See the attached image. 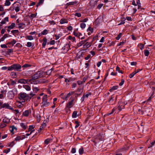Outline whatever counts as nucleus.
Masks as SVG:
<instances>
[{
  "mask_svg": "<svg viewBox=\"0 0 155 155\" xmlns=\"http://www.w3.org/2000/svg\"><path fill=\"white\" fill-rule=\"evenodd\" d=\"M17 90L16 88H13L12 90L9 91L7 93V97L9 99H13L15 95L17 94Z\"/></svg>",
  "mask_w": 155,
  "mask_h": 155,
  "instance_id": "obj_1",
  "label": "nucleus"
},
{
  "mask_svg": "<svg viewBox=\"0 0 155 155\" xmlns=\"http://www.w3.org/2000/svg\"><path fill=\"white\" fill-rule=\"evenodd\" d=\"M21 68V66L19 64H14L8 67V71H19Z\"/></svg>",
  "mask_w": 155,
  "mask_h": 155,
  "instance_id": "obj_2",
  "label": "nucleus"
},
{
  "mask_svg": "<svg viewBox=\"0 0 155 155\" xmlns=\"http://www.w3.org/2000/svg\"><path fill=\"white\" fill-rule=\"evenodd\" d=\"M43 71H38L32 76L31 79H32V81L40 78L43 76Z\"/></svg>",
  "mask_w": 155,
  "mask_h": 155,
  "instance_id": "obj_3",
  "label": "nucleus"
},
{
  "mask_svg": "<svg viewBox=\"0 0 155 155\" xmlns=\"http://www.w3.org/2000/svg\"><path fill=\"white\" fill-rule=\"evenodd\" d=\"M28 97V96L26 94L23 93H20L19 94L18 98L22 102H24Z\"/></svg>",
  "mask_w": 155,
  "mask_h": 155,
  "instance_id": "obj_4",
  "label": "nucleus"
},
{
  "mask_svg": "<svg viewBox=\"0 0 155 155\" xmlns=\"http://www.w3.org/2000/svg\"><path fill=\"white\" fill-rule=\"evenodd\" d=\"M31 81L32 79H31L27 80L24 79H20L18 81V82L19 83L25 84H28V82H30Z\"/></svg>",
  "mask_w": 155,
  "mask_h": 155,
  "instance_id": "obj_5",
  "label": "nucleus"
},
{
  "mask_svg": "<svg viewBox=\"0 0 155 155\" xmlns=\"http://www.w3.org/2000/svg\"><path fill=\"white\" fill-rule=\"evenodd\" d=\"M69 45L68 44H66L64 47L62 48L61 49L62 53H66L69 50Z\"/></svg>",
  "mask_w": 155,
  "mask_h": 155,
  "instance_id": "obj_6",
  "label": "nucleus"
},
{
  "mask_svg": "<svg viewBox=\"0 0 155 155\" xmlns=\"http://www.w3.org/2000/svg\"><path fill=\"white\" fill-rule=\"evenodd\" d=\"M15 7V10L16 12H19L20 9L21 4L18 2L15 3L13 4Z\"/></svg>",
  "mask_w": 155,
  "mask_h": 155,
  "instance_id": "obj_7",
  "label": "nucleus"
},
{
  "mask_svg": "<svg viewBox=\"0 0 155 155\" xmlns=\"http://www.w3.org/2000/svg\"><path fill=\"white\" fill-rule=\"evenodd\" d=\"M2 107V108L11 110L12 111H13L14 110L13 108L10 106L8 103H5L3 104Z\"/></svg>",
  "mask_w": 155,
  "mask_h": 155,
  "instance_id": "obj_8",
  "label": "nucleus"
},
{
  "mask_svg": "<svg viewBox=\"0 0 155 155\" xmlns=\"http://www.w3.org/2000/svg\"><path fill=\"white\" fill-rule=\"evenodd\" d=\"M42 106L46 107L49 106L51 103L50 102L48 101L47 100H46L42 101Z\"/></svg>",
  "mask_w": 155,
  "mask_h": 155,
  "instance_id": "obj_9",
  "label": "nucleus"
},
{
  "mask_svg": "<svg viewBox=\"0 0 155 155\" xmlns=\"http://www.w3.org/2000/svg\"><path fill=\"white\" fill-rule=\"evenodd\" d=\"M74 93V91H71L69 92L68 94L65 95L63 99H65L67 100V99L68 97H70L71 95L73 94Z\"/></svg>",
  "mask_w": 155,
  "mask_h": 155,
  "instance_id": "obj_10",
  "label": "nucleus"
},
{
  "mask_svg": "<svg viewBox=\"0 0 155 155\" xmlns=\"http://www.w3.org/2000/svg\"><path fill=\"white\" fill-rule=\"evenodd\" d=\"M31 110H27L22 113V115L24 116L28 117L31 113Z\"/></svg>",
  "mask_w": 155,
  "mask_h": 155,
  "instance_id": "obj_11",
  "label": "nucleus"
},
{
  "mask_svg": "<svg viewBox=\"0 0 155 155\" xmlns=\"http://www.w3.org/2000/svg\"><path fill=\"white\" fill-rule=\"evenodd\" d=\"M25 138V136L22 135L21 136H18L15 138V140L16 141H19L20 140H22Z\"/></svg>",
  "mask_w": 155,
  "mask_h": 155,
  "instance_id": "obj_12",
  "label": "nucleus"
},
{
  "mask_svg": "<svg viewBox=\"0 0 155 155\" xmlns=\"http://www.w3.org/2000/svg\"><path fill=\"white\" fill-rule=\"evenodd\" d=\"M87 41V39L82 40L77 44V46L78 47H80L84 45Z\"/></svg>",
  "mask_w": 155,
  "mask_h": 155,
  "instance_id": "obj_13",
  "label": "nucleus"
},
{
  "mask_svg": "<svg viewBox=\"0 0 155 155\" xmlns=\"http://www.w3.org/2000/svg\"><path fill=\"white\" fill-rule=\"evenodd\" d=\"M74 101V100L73 99L71 101H70L67 104L66 107L68 108H70L72 107L73 106V103Z\"/></svg>",
  "mask_w": 155,
  "mask_h": 155,
  "instance_id": "obj_14",
  "label": "nucleus"
},
{
  "mask_svg": "<svg viewBox=\"0 0 155 155\" xmlns=\"http://www.w3.org/2000/svg\"><path fill=\"white\" fill-rule=\"evenodd\" d=\"M2 122L7 125V124L10 122V120L7 117H5L3 119Z\"/></svg>",
  "mask_w": 155,
  "mask_h": 155,
  "instance_id": "obj_15",
  "label": "nucleus"
},
{
  "mask_svg": "<svg viewBox=\"0 0 155 155\" xmlns=\"http://www.w3.org/2000/svg\"><path fill=\"white\" fill-rule=\"evenodd\" d=\"M73 34L74 36L78 37L79 38H80V36L82 35L81 33L78 32H77L75 30L73 32Z\"/></svg>",
  "mask_w": 155,
  "mask_h": 155,
  "instance_id": "obj_16",
  "label": "nucleus"
},
{
  "mask_svg": "<svg viewBox=\"0 0 155 155\" xmlns=\"http://www.w3.org/2000/svg\"><path fill=\"white\" fill-rule=\"evenodd\" d=\"M15 26V24L14 23H13L11 24V25L8 26H6L5 27V29L6 28H8L10 29H12L14 28Z\"/></svg>",
  "mask_w": 155,
  "mask_h": 155,
  "instance_id": "obj_17",
  "label": "nucleus"
},
{
  "mask_svg": "<svg viewBox=\"0 0 155 155\" xmlns=\"http://www.w3.org/2000/svg\"><path fill=\"white\" fill-rule=\"evenodd\" d=\"M60 23L61 24L67 23L68 22V21L67 19L62 18L60 20Z\"/></svg>",
  "mask_w": 155,
  "mask_h": 155,
  "instance_id": "obj_18",
  "label": "nucleus"
},
{
  "mask_svg": "<svg viewBox=\"0 0 155 155\" xmlns=\"http://www.w3.org/2000/svg\"><path fill=\"white\" fill-rule=\"evenodd\" d=\"M78 3V2L77 1L70 2L67 3L66 5L67 6L70 5H74Z\"/></svg>",
  "mask_w": 155,
  "mask_h": 155,
  "instance_id": "obj_19",
  "label": "nucleus"
},
{
  "mask_svg": "<svg viewBox=\"0 0 155 155\" xmlns=\"http://www.w3.org/2000/svg\"><path fill=\"white\" fill-rule=\"evenodd\" d=\"M23 87L27 91H30L31 90L30 87L27 85H23Z\"/></svg>",
  "mask_w": 155,
  "mask_h": 155,
  "instance_id": "obj_20",
  "label": "nucleus"
},
{
  "mask_svg": "<svg viewBox=\"0 0 155 155\" xmlns=\"http://www.w3.org/2000/svg\"><path fill=\"white\" fill-rule=\"evenodd\" d=\"M8 21V17L5 18L1 22V23L2 24H4L6 23V21Z\"/></svg>",
  "mask_w": 155,
  "mask_h": 155,
  "instance_id": "obj_21",
  "label": "nucleus"
},
{
  "mask_svg": "<svg viewBox=\"0 0 155 155\" xmlns=\"http://www.w3.org/2000/svg\"><path fill=\"white\" fill-rule=\"evenodd\" d=\"M118 86H114L112 87V88L109 91L110 92L113 91H114L116 90L118 88Z\"/></svg>",
  "mask_w": 155,
  "mask_h": 155,
  "instance_id": "obj_22",
  "label": "nucleus"
},
{
  "mask_svg": "<svg viewBox=\"0 0 155 155\" xmlns=\"http://www.w3.org/2000/svg\"><path fill=\"white\" fill-rule=\"evenodd\" d=\"M39 2H38L37 4L36 5V6L37 7H38L39 6L42 5L44 1V0H39Z\"/></svg>",
  "mask_w": 155,
  "mask_h": 155,
  "instance_id": "obj_23",
  "label": "nucleus"
},
{
  "mask_svg": "<svg viewBox=\"0 0 155 155\" xmlns=\"http://www.w3.org/2000/svg\"><path fill=\"white\" fill-rule=\"evenodd\" d=\"M114 95L111 96L109 100V102L110 103H113L114 100Z\"/></svg>",
  "mask_w": 155,
  "mask_h": 155,
  "instance_id": "obj_24",
  "label": "nucleus"
},
{
  "mask_svg": "<svg viewBox=\"0 0 155 155\" xmlns=\"http://www.w3.org/2000/svg\"><path fill=\"white\" fill-rule=\"evenodd\" d=\"M11 75L12 78H15L17 77L16 73L14 72H12L11 74Z\"/></svg>",
  "mask_w": 155,
  "mask_h": 155,
  "instance_id": "obj_25",
  "label": "nucleus"
},
{
  "mask_svg": "<svg viewBox=\"0 0 155 155\" xmlns=\"http://www.w3.org/2000/svg\"><path fill=\"white\" fill-rule=\"evenodd\" d=\"M25 24H23V23H21L19 24V27L18 28H22V29H24L25 28Z\"/></svg>",
  "mask_w": 155,
  "mask_h": 155,
  "instance_id": "obj_26",
  "label": "nucleus"
},
{
  "mask_svg": "<svg viewBox=\"0 0 155 155\" xmlns=\"http://www.w3.org/2000/svg\"><path fill=\"white\" fill-rule=\"evenodd\" d=\"M124 105L123 104H120L119 106L118 107V108L119 111L121 110L122 109L124 108Z\"/></svg>",
  "mask_w": 155,
  "mask_h": 155,
  "instance_id": "obj_27",
  "label": "nucleus"
},
{
  "mask_svg": "<svg viewBox=\"0 0 155 155\" xmlns=\"http://www.w3.org/2000/svg\"><path fill=\"white\" fill-rule=\"evenodd\" d=\"M51 140V138H48L45 140L44 141L45 143L47 145L50 142Z\"/></svg>",
  "mask_w": 155,
  "mask_h": 155,
  "instance_id": "obj_28",
  "label": "nucleus"
},
{
  "mask_svg": "<svg viewBox=\"0 0 155 155\" xmlns=\"http://www.w3.org/2000/svg\"><path fill=\"white\" fill-rule=\"evenodd\" d=\"M77 112L76 111H74L72 114V117L73 118H75L77 117Z\"/></svg>",
  "mask_w": 155,
  "mask_h": 155,
  "instance_id": "obj_29",
  "label": "nucleus"
},
{
  "mask_svg": "<svg viewBox=\"0 0 155 155\" xmlns=\"http://www.w3.org/2000/svg\"><path fill=\"white\" fill-rule=\"evenodd\" d=\"M8 37V35L7 34H5L2 37L0 40L1 42L3 41L5 39Z\"/></svg>",
  "mask_w": 155,
  "mask_h": 155,
  "instance_id": "obj_30",
  "label": "nucleus"
},
{
  "mask_svg": "<svg viewBox=\"0 0 155 155\" xmlns=\"http://www.w3.org/2000/svg\"><path fill=\"white\" fill-rule=\"evenodd\" d=\"M20 126L24 129H26L27 126L25 125L24 123H21L20 124Z\"/></svg>",
  "mask_w": 155,
  "mask_h": 155,
  "instance_id": "obj_31",
  "label": "nucleus"
},
{
  "mask_svg": "<svg viewBox=\"0 0 155 155\" xmlns=\"http://www.w3.org/2000/svg\"><path fill=\"white\" fill-rule=\"evenodd\" d=\"M68 39L69 40H71L73 42L75 41V38L74 37H72L71 36H69L68 37Z\"/></svg>",
  "mask_w": 155,
  "mask_h": 155,
  "instance_id": "obj_32",
  "label": "nucleus"
},
{
  "mask_svg": "<svg viewBox=\"0 0 155 155\" xmlns=\"http://www.w3.org/2000/svg\"><path fill=\"white\" fill-rule=\"evenodd\" d=\"M84 152V148L81 147L80 148L79 150V153L80 154H82Z\"/></svg>",
  "mask_w": 155,
  "mask_h": 155,
  "instance_id": "obj_33",
  "label": "nucleus"
},
{
  "mask_svg": "<svg viewBox=\"0 0 155 155\" xmlns=\"http://www.w3.org/2000/svg\"><path fill=\"white\" fill-rule=\"evenodd\" d=\"M85 45L87 46V48H88L89 47H90L91 45V43L88 42H87V41L85 43Z\"/></svg>",
  "mask_w": 155,
  "mask_h": 155,
  "instance_id": "obj_34",
  "label": "nucleus"
},
{
  "mask_svg": "<svg viewBox=\"0 0 155 155\" xmlns=\"http://www.w3.org/2000/svg\"><path fill=\"white\" fill-rule=\"evenodd\" d=\"M26 38L30 40H32L34 39L32 36L31 35H28L26 36Z\"/></svg>",
  "mask_w": 155,
  "mask_h": 155,
  "instance_id": "obj_35",
  "label": "nucleus"
},
{
  "mask_svg": "<svg viewBox=\"0 0 155 155\" xmlns=\"http://www.w3.org/2000/svg\"><path fill=\"white\" fill-rule=\"evenodd\" d=\"M16 42V41L15 40L13 39L11 42H8V44H10V45H13L14 44H15Z\"/></svg>",
  "mask_w": 155,
  "mask_h": 155,
  "instance_id": "obj_36",
  "label": "nucleus"
},
{
  "mask_svg": "<svg viewBox=\"0 0 155 155\" xmlns=\"http://www.w3.org/2000/svg\"><path fill=\"white\" fill-rule=\"evenodd\" d=\"M3 91L0 89V99H2L3 97Z\"/></svg>",
  "mask_w": 155,
  "mask_h": 155,
  "instance_id": "obj_37",
  "label": "nucleus"
},
{
  "mask_svg": "<svg viewBox=\"0 0 155 155\" xmlns=\"http://www.w3.org/2000/svg\"><path fill=\"white\" fill-rule=\"evenodd\" d=\"M37 13H36V14H31V15L30 17V18H31V19H32L33 18H35L37 15Z\"/></svg>",
  "mask_w": 155,
  "mask_h": 155,
  "instance_id": "obj_38",
  "label": "nucleus"
},
{
  "mask_svg": "<svg viewBox=\"0 0 155 155\" xmlns=\"http://www.w3.org/2000/svg\"><path fill=\"white\" fill-rule=\"evenodd\" d=\"M34 128V127L32 125H30L29 126L28 130V131H26V132H28L30 131L33 130Z\"/></svg>",
  "mask_w": 155,
  "mask_h": 155,
  "instance_id": "obj_39",
  "label": "nucleus"
},
{
  "mask_svg": "<svg viewBox=\"0 0 155 155\" xmlns=\"http://www.w3.org/2000/svg\"><path fill=\"white\" fill-rule=\"evenodd\" d=\"M144 55L146 56H148L149 54V52L147 50H145L144 51Z\"/></svg>",
  "mask_w": 155,
  "mask_h": 155,
  "instance_id": "obj_40",
  "label": "nucleus"
},
{
  "mask_svg": "<svg viewBox=\"0 0 155 155\" xmlns=\"http://www.w3.org/2000/svg\"><path fill=\"white\" fill-rule=\"evenodd\" d=\"M136 74H137V72H135L134 71L129 75V77L130 78H132Z\"/></svg>",
  "mask_w": 155,
  "mask_h": 155,
  "instance_id": "obj_41",
  "label": "nucleus"
},
{
  "mask_svg": "<svg viewBox=\"0 0 155 155\" xmlns=\"http://www.w3.org/2000/svg\"><path fill=\"white\" fill-rule=\"evenodd\" d=\"M48 31L46 29H45L41 32V35H45L48 33Z\"/></svg>",
  "mask_w": 155,
  "mask_h": 155,
  "instance_id": "obj_42",
  "label": "nucleus"
},
{
  "mask_svg": "<svg viewBox=\"0 0 155 155\" xmlns=\"http://www.w3.org/2000/svg\"><path fill=\"white\" fill-rule=\"evenodd\" d=\"M80 27L82 29H84L86 27V24L84 23H81L80 24Z\"/></svg>",
  "mask_w": 155,
  "mask_h": 155,
  "instance_id": "obj_43",
  "label": "nucleus"
},
{
  "mask_svg": "<svg viewBox=\"0 0 155 155\" xmlns=\"http://www.w3.org/2000/svg\"><path fill=\"white\" fill-rule=\"evenodd\" d=\"M6 126V125L5 124H4L2 122L0 125V128H3L4 127H5Z\"/></svg>",
  "mask_w": 155,
  "mask_h": 155,
  "instance_id": "obj_44",
  "label": "nucleus"
},
{
  "mask_svg": "<svg viewBox=\"0 0 155 155\" xmlns=\"http://www.w3.org/2000/svg\"><path fill=\"white\" fill-rule=\"evenodd\" d=\"M10 0H6L5 2V5L6 6H9L11 4V3L9 1Z\"/></svg>",
  "mask_w": 155,
  "mask_h": 155,
  "instance_id": "obj_45",
  "label": "nucleus"
},
{
  "mask_svg": "<svg viewBox=\"0 0 155 155\" xmlns=\"http://www.w3.org/2000/svg\"><path fill=\"white\" fill-rule=\"evenodd\" d=\"M87 31H90L91 33H92L93 32V28L91 27H89L88 29H87Z\"/></svg>",
  "mask_w": 155,
  "mask_h": 155,
  "instance_id": "obj_46",
  "label": "nucleus"
},
{
  "mask_svg": "<svg viewBox=\"0 0 155 155\" xmlns=\"http://www.w3.org/2000/svg\"><path fill=\"white\" fill-rule=\"evenodd\" d=\"M122 34V33H120L117 35V36L116 38V39L117 40H119L121 37Z\"/></svg>",
  "mask_w": 155,
  "mask_h": 155,
  "instance_id": "obj_47",
  "label": "nucleus"
},
{
  "mask_svg": "<svg viewBox=\"0 0 155 155\" xmlns=\"http://www.w3.org/2000/svg\"><path fill=\"white\" fill-rule=\"evenodd\" d=\"M91 94L90 93H89L87 94H84L83 95L84 97L85 98H87L88 97V96L90 95H91Z\"/></svg>",
  "mask_w": 155,
  "mask_h": 155,
  "instance_id": "obj_48",
  "label": "nucleus"
},
{
  "mask_svg": "<svg viewBox=\"0 0 155 155\" xmlns=\"http://www.w3.org/2000/svg\"><path fill=\"white\" fill-rule=\"evenodd\" d=\"M16 84V82L14 81H11L10 82V84L11 85L14 86Z\"/></svg>",
  "mask_w": 155,
  "mask_h": 155,
  "instance_id": "obj_49",
  "label": "nucleus"
},
{
  "mask_svg": "<svg viewBox=\"0 0 155 155\" xmlns=\"http://www.w3.org/2000/svg\"><path fill=\"white\" fill-rule=\"evenodd\" d=\"M15 144V143L14 141H12L9 144H8V146L10 147H12Z\"/></svg>",
  "mask_w": 155,
  "mask_h": 155,
  "instance_id": "obj_50",
  "label": "nucleus"
},
{
  "mask_svg": "<svg viewBox=\"0 0 155 155\" xmlns=\"http://www.w3.org/2000/svg\"><path fill=\"white\" fill-rule=\"evenodd\" d=\"M29 97H28L30 99L33 96H35V94L33 93L32 92L30 93L29 94Z\"/></svg>",
  "mask_w": 155,
  "mask_h": 155,
  "instance_id": "obj_51",
  "label": "nucleus"
},
{
  "mask_svg": "<svg viewBox=\"0 0 155 155\" xmlns=\"http://www.w3.org/2000/svg\"><path fill=\"white\" fill-rule=\"evenodd\" d=\"M51 72H52L51 69H50L48 70V71H47L45 72V73L47 75H49L51 73Z\"/></svg>",
  "mask_w": 155,
  "mask_h": 155,
  "instance_id": "obj_52",
  "label": "nucleus"
},
{
  "mask_svg": "<svg viewBox=\"0 0 155 155\" xmlns=\"http://www.w3.org/2000/svg\"><path fill=\"white\" fill-rule=\"evenodd\" d=\"M47 95H44L43 97L42 98V101H45L47 100Z\"/></svg>",
  "mask_w": 155,
  "mask_h": 155,
  "instance_id": "obj_53",
  "label": "nucleus"
},
{
  "mask_svg": "<svg viewBox=\"0 0 155 155\" xmlns=\"http://www.w3.org/2000/svg\"><path fill=\"white\" fill-rule=\"evenodd\" d=\"M32 45V43L31 42H28L27 43L26 46L28 47H30Z\"/></svg>",
  "mask_w": 155,
  "mask_h": 155,
  "instance_id": "obj_54",
  "label": "nucleus"
},
{
  "mask_svg": "<svg viewBox=\"0 0 155 155\" xmlns=\"http://www.w3.org/2000/svg\"><path fill=\"white\" fill-rule=\"evenodd\" d=\"M55 41L54 40L51 41L49 43H48V44H50V45H54L55 44Z\"/></svg>",
  "mask_w": 155,
  "mask_h": 155,
  "instance_id": "obj_55",
  "label": "nucleus"
},
{
  "mask_svg": "<svg viewBox=\"0 0 155 155\" xmlns=\"http://www.w3.org/2000/svg\"><path fill=\"white\" fill-rule=\"evenodd\" d=\"M11 32L13 34H14L18 33L19 31L18 30H13L11 31Z\"/></svg>",
  "mask_w": 155,
  "mask_h": 155,
  "instance_id": "obj_56",
  "label": "nucleus"
},
{
  "mask_svg": "<svg viewBox=\"0 0 155 155\" xmlns=\"http://www.w3.org/2000/svg\"><path fill=\"white\" fill-rule=\"evenodd\" d=\"M74 15L75 16H77L78 17H80L81 16V13H76L74 14Z\"/></svg>",
  "mask_w": 155,
  "mask_h": 155,
  "instance_id": "obj_57",
  "label": "nucleus"
},
{
  "mask_svg": "<svg viewBox=\"0 0 155 155\" xmlns=\"http://www.w3.org/2000/svg\"><path fill=\"white\" fill-rule=\"evenodd\" d=\"M116 69L117 71L119 73L122 74L123 72L120 70V68L118 67H117Z\"/></svg>",
  "mask_w": 155,
  "mask_h": 155,
  "instance_id": "obj_58",
  "label": "nucleus"
},
{
  "mask_svg": "<svg viewBox=\"0 0 155 155\" xmlns=\"http://www.w3.org/2000/svg\"><path fill=\"white\" fill-rule=\"evenodd\" d=\"M10 149L8 148L7 150H3V152L5 153H7L9 152H10Z\"/></svg>",
  "mask_w": 155,
  "mask_h": 155,
  "instance_id": "obj_59",
  "label": "nucleus"
},
{
  "mask_svg": "<svg viewBox=\"0 0 155 155\" xmlns=\"http://www.w3.org/2000/svg\"><path fill=\"white\" fill-rule=\"evenodd\" d=\"M31 66V65H29V64H24L22 66V67L23 68H28V67H30Z\"/></svg>",
  "mask_w": 155,
  "mask_h": 155,
  "instance_id": "obj_60",
  "label": "nucleus"
},
{
  "mask_svg": "<svg viewBox=\"0 0 155 155\" xmlns=\"http://www.w3.org/2000/svg\"><path fill=\"white\" fill-rule=\"evenodd\" d=\"M103 4L102 3L99 4L97 6V8L99 9H101V7L103 6Z\"/></svg>",
  "mask_w": 155,
  "mask_h": 155,
  "instance_id": "obj_61",
  "label": "nucleus"
},
{
  "mask_svg": "<svg viewBox=\"0 0 155 155\" xmlns=\"http://www.w3.org/2000/svg\"><path fill=\"white\" fill-rule=\"evenodd\" d=\"M46 126L45 123H43L40 126L41 129H43L44 127H45Z\"/></svg>",
  "mask_w": 155,
  "mask_h": 155,
  "instance_id": "obj_62",
  "label": "nucleus"
},
{
  "mask_svg": "<svg viewBox=\"0 0 155 155\" xmlns=\"http://www.w3.org/2000/svg\"><path fill=\"white\" fill-rule=\"evenodd\" d=\"M124 81L123 79L121 80V82L119 83V85L120 86H122L124 84Z\"/></svg>",
  "mask_w": 155,
  "mask_h": 155,
  "instance_id": "obj_63",
  "label": "nucleus"
},
{
  "mask_svg": "<svg viewBox=\"0 0 155 155\" xmlns=\"http://www.w3.org/2000/svg\"><path fill=\"white\" fill-rule=\"evenodd\" d=\"M155 143V140L153 142H152L151 143L149 147V148L151 147H152L154 145Z\"/></svg>",
  "mask_w": 155,
  "mask_h": 155,
  "instance_id": "obj_64",
  "label": "nucleus"
}]
</instances>
